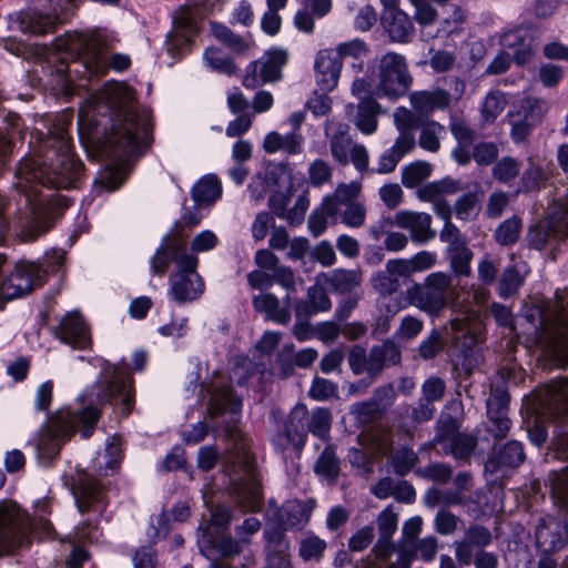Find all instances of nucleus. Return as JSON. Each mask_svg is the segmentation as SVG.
<instances>
[{
  "instance_id": "1",
  "label": "nucleus",
  "mask_w": 568,
  "mask_h": 568,
  "mask_svg": "<svg viewBox=\"0 0 568 568\" xmlns=\"http://www.w3.org/2000/svg\"><path fill=\"white\" fill-rule=\"evenodd\" d=\"M82 175V164L71 151L64 130L47 138L37 153L26 158L17 172V186L30 205L33 232L26 240H33L49 229L47 219L69 201L54 194H42L41 187H77Z\"/></svg>"
},
{
  "instance_id": "2",
  "label": "nucleus",
  "mask_w": 568,
  "mask_h": 568,
  "mask_svg": "<svg viewBox=\"0 0 568 568\" xmlns=\"http://www.w3.org/2000/svg\"><path fill=\"white\" fill-rule=\"evenodd\" d=\"M133 91L124 83H106L92 94L80 108L79 120L94 128L101 124L99 118L112 120L103 151L110 158L122 161L134 155L150 141L151 115L148 110L133 106Z\"/></svg>"
},
{
  "instance_id": "3",
  "label": "nucleus",
  "mask_w": 568,
  "mask_h": 568,
  "mask_svg": "<svg viewBox=\"0 0 568 568\" xmlns=\"http://www.w3.org/2000/svg\"><path fill=\"white\" fill-rule=\"evenodd\" d=\"M57 48L73 58L70 64L59 69L63 74V85L68 92L73 91L77 77L82 79L101 75L108 68L123 71L131 63L130 58L123 53H113L108 58L105 42L97 34H67L57 40Z\"/></svg>"
},
{
  "instance_id": "4",
  "label": "nucleus",
  "mask_w": 568,
  "mask_h": 568,
  "mask_svg": "<svg viewBox=\"0 0 568 568\" xmlns=\"http://www.w3.org/2000/svg\"><path fill=\"white\" fill-rule=\"evenodd\" d=\"M100 413L91 405L84 407L79 414L69 408L57 410L39 430L34 448L38 462L50 464L60 453L63 443L81 425V435L89 438L99 420Z\"/></svg>"
},
{
  "instance_id": "5",
  "label": "nucleus",
  "mask_w": 568,
  "mask_h": 568,
  "mask_svg": "<svg viewBox=\"0 0 568 568\" xmlns=\"http://www.w3.org/2000/svg\"><path fill=\"white\" fill-rule=\"evenodd\" d=\"M526 320L532 326L529 335L536 346L555 355L568 353V292H558L545 307L530 308Z\"/></svg>"
},
{
  "instance_id": "6",
  "label": "nucleus",
  "mask_w": 568,
  "mask_h": 568,
  "mask_svg": "<svg viewBox=\"0 0 568 568\" xmlns=\"http://www.w3.org/2000/svg\"><path fill=\"white\" fill-rule=\"evenodd\" d=\"M90 404L120 405L121 414L126 416L133 407L132 379L123 365H111L104 362L100 381L88 395Z\"/></svg>"
},
{
  "instance_id": "7",
  "label": "nucleus",
  "mask_w": 568,
  "mask_h": 568,
  "mask_svg": "<svg viewBox=\"0 0 568 568\" xmlns=\"http://www.w3.org/2000/svg\"><path fill=\"white\" fill-rule=\"evenodd\" d=\"M452 275L445 272L428 274L423 283H413L405 290V298L429 316H437L447 305V292L452 287Z\"/></svg>"
},
{
  "instance_id": "8",
  "label": "nucleus",
  "mask_w": 568,
  "mask_h": 568,
  "mask_svg": "<svg viewBox=\"0 0 568 568\" xmlns=\"http://www.w3.org/2000/svg\"><path fill=\"white\" fill-rule=\"evenodd\" d=\"M31 544L28 515L11 500L0 501V556L13 554Z\"/></svg>"
},
{
  "instance_id": "9",
  "label": "nucleus",
  "mask_w": 568,
  "mask_h": 568,
  "mask_svg": "<svg viewBox=\"0 0 568 568\" xmlns=\"http://www.w3.org/2000/svg\"><path fill=\"white\" fill-rule=\"evenodd\" d=\"M176 271L170 276L169 295L178 303L197 300L204 292V282L196 272L199 260L186 251H173Z\"/></svg>"
},
{
  "instance_id": "10",
  "label": "nucleus",
  "mask_w": 568,
  "mask_h": 568,
  "mask_svg": "<svg viewBox=\"0 0 568 568\" xmlns=\"http://www.w3.org/2000/svg\"><path fill=\"white\" fill-rule=\"evenodd\" d=\"M413 78L405 58L395 52H387L378 64V83L374 94L392 101L404 95L412 87Z\"/></svg>"
},
{
  "instance_id": "11",
  "label": "nucleus",
  "mask_w": 568,
  "mask_h": 568,
  "mask_svg": "<svg viewBox=\"0 0 568 568\" xmlns=\"http://www.w3.org/2000/svg\"><path fill=\"white\" fill-rule=\"evenodd\" d=\"M40 283L41 271L36 264L19 262L11 267L6 256L0 254V302L29 294Z\"/></svg>"
},
{
  "instance_id": "12",
  "label": "nucleus",
  "mask_w": 568,
  "mask_h": 568,
  "mask_svg": "<svg viewBox=\"0 0 568 568\" xmlns=\"http://www.w3.org/2000/svg\"><path fill=\"white\" fill-rule=\"evenodd\" d=\"M503 50L487 68L489 74L504 73L510 65L511 59L523 65L529 62L534 55L531 38L526 30H511L501 38Z\"/></svg>"
},
{
  "instance_id": "13",
  "label": "nucleus",
  "mask_w": 568,
  "mask_h": 568,
  "mask_svg": "<svg viewBox=\"0 0 568 568\" xmlns=\"http://www.w3.org/2000/svg\"><path fill=\"white\" fill-rule=\"evenodd\" d=\"M516 110L508 113L510 136L515 143L524 142L531 130L538 125L548 110L547 102L539 98L527 97L518 101Z\"/></svg>"
},
{
  "instance_id": "14",
  "label": "nucleus",
  "mask_w": 568,
  "mask_h": 568,
  "mask_svg": "<svg viewBox=\"0 0 568 568\" xmlns=\"http://www.w3.org/2000/svg\"><path fill=\"white\" fill-rule=\"evenodd\" d=\"M288 52L282 48H271L258 60L246 68L243 85L254 89L265 83L276 82L282 78V68L287 63Z\"/></svg>"
},
{
  "instance_id": "15",
  "label": "nucleus",
  "mask_w": 568,
  "mask_h": 568,
  "mask_svg": "<svg viewBox=\"0 0 568 568\" xmlns=\"http://www.w3.org/2000/svg\"><path fill=\"white\" fill-rule=\"evenodd\" d=\"M363 445L369 454L362 448L352 447L348 452L351 464L365 474L372 471V455H386L392 452L393 435L384 427H375L361 436Z\"/></svg>"
},
{
  "instance_id": "16",
  "label": "nucleus",
  "mask_w": 568,
  "mask_h": 568,
  "mask_svg": "<svg viewBox=\"0 0 568 568\" xmlns=\"http://www.w3.org/2000/svg\"><path fill=\"white\" fill-rule=\"evenodd\" d=\"M568 227L567 213L556 202L549 209L547 219L538 222L529 230L528 242L536 250H542L552 240H559L566 236Z\"/></svg>"
},
{
  "instance_id": "17",
  "label": "nucleus",
  "mask_w": 568,
  "mask_h": 568,
  "mask_svg": "<svg viewBox=\"0 0 568 568\" xmlns=\"http://www.w3.org/2000/svg\"><path fill=\"white\" fill-rule=\"evenodd\" d=\"M209 395L207 415L212 418L223 414H237L241 408V400L236 398L230 387L226 377L216 374L206 386Z\"/></svg>"
},
{
  "instance_id": "18",
  "label": "nucleus",
  "mask_w": 568,
  "mask_h": 568,
  "mask_svg": "<svg viewBox=\"0 0 568 568\" xmlns=\"http://www.w3.org/2000/svg\"><path fill=\"white\" fill-rule=\"evenodd\" d=\"M41 10L29 16L28 26L30 32L43 34L51 31L57 23L64 18L60 13L68 12L74 7V0H42Z\"/></svg>"
},
{
  "instance_id": "19",
  "label": "nucleus",
  "mask_w": 568,
  "mask_h": 568,
  "mask_svg": "<svg viewBox=\"0 0 568 568\" xmlns=\"http://www.w3.org/2000/svg\"><path fill=\"white\" fill-rule=\"evenodd\" d=\"M55 335L75 349H85L92 344L89 326L78 312H70L61 318Z\"/></svg>"
},
{
  "instance_id": "20",
  "label": "nucleus",
  "mask_w": 568,
  "mask_h": 568,
  "mask_svg": "<svg viewBox=\"0 0 568 568\" xmlns=\"http://www.w3.org/2000/svg\"><path fill=\"white\" fill-rule=\"evenodd\" d=\"M393 225L409 232L415 243H427L435 239L436 232L432 229V216L425 212L402 210L395 213Z\"/></svg>"
},
{
  "instance_id": "21",
  "label": "nucleus",
  "mask_w": 568,
  "mask_h": 568,
  "mask_svg": "<svg viewBox=\"0 0 568 568\" xmlns=\"http://www.w3.org/2000/svg\"><path fill=\"white\" fill-rule=\"evenodd\" d=\"M72 493L77 507L82 514L88 510L101 513L105 508L102 486L95 478L85 473L79 475L72 487Z\"/></svg>"
},
{
  "instance_id": "22",
  "label": "nucleus",
  "mask_w": 568,
  "mask_h": 568,
  "mask_svg": "<svg viewBox=\"0 0 568 568\" xmlns=\"http://www.w3.org/2000/svg\"><path fill=\"white\" fill-rule=\"evenodd\" d=\"M568 540V520L552 516L541 518L536 528L537 545L544 551L561 549Z\"/></svg>"
},
{
  "instance_id": "23",
  "label": "nucleus",
  "mask_w": 568,
  "mask_h": 568,
  "mask_svg": "<svg viewBox=\"0 0 568 568\" xmlns=\"http://www.w3.org/2000/svg\"><path fill=\"white\" fill-rule=\"evenodd\" d=\"M293 186L291 172L283 165H268L264 175H257L250 184L252 196L258 201L264 197L265 191L285 190Z\"/></svg>"
},
{
  "instance_id": "24",
  "label": "nucleus",
  "mask_w": 568,
  "mask_h": 568,
  "mask_svg": "<svg viewBox=\"0 0 568 568\" xmlns=\"http://www.w3.org/2000/svg\"><path fill=\"white\" fill-rule=\"evenodd\" d=\"M343 62L331 49L321 50L315 59V79L323 91H332L336 88Z\"/></svg>"
},
{
  "instance_id": "25",
  "label": "nucleus",
  "mask_w": 568,
  "mask_h": 568,
  "mask_svg": "<svg viewBox=\"0 0 568 568\" xmlns=\"http://www.w3.org/2000/svg\"><path fill=\"white\" fill-rule=\"evenodd\" d=\"M490 531L479 525L470 526L462 540L455 541V556L460 565L469 566L473 562L474 549H481L491 544Z\"/></svg>"
},
{
  "instance_id": "26",
  "label": "nucleus",
  "mask_w": 568,
  "mask_h": 568,
  "mask_svg": "<svg viewBox=\"0 0 568 568\" xmlns=\"http://www.w3.org/2000/svg\"><path fill=\"white\" fill-rule=\"evenodd\" d=\"M286 305L281 306L280 300L273 293H260L252 297V305L265 318L276 324L287 325L291 322L290 294L285 297Z\"/></svg>"
},
{
  "instance_id": "27",
  "label": "nucleus",
  "mask_w": 568,
  "mask_h": 568,
  "mask_svg": "<svg viewBox=\"0 0 568 568\" xmlns=\"http://www.w3.org/2000/svg\"><path fill=\"white\" fill-rule=\"evenodd\" d=\"M378 109L379 104L373 98H368L362 99L356 106L348 104L346 113L363 134L371 135L376 132L378 126Z\"/></svg>"
},
{
  "instance_id": "28",
  "label": "nucleus",
  "mask_w": 568,
  "mask_h": 568,
  "mask_svg": "<svg viewBox=\"0 0 568 568\" xmlns=\"http://www.w3.org/2000/svg\"><path fill=\"white\" fill-rule=\"evenodd\" d=\"M303 143L304 138L300 132L281 134L277 131H271L263 140V149L268 154L283 152L287 155H296L303 151Z\"/></svg>"
},
{
  "instance_id": "29",
  "label": "nucleus",
  "mask_w": 568,
  "mask_h": 568,
  "mask_svg": "<svg viewBox=\"0 0 568 568\" xmlns=\"http://www.w3.org/2000/svg\"><path fill=\"white\" fill-rule=\"evenodd\" d=\"M325 134L329 138V149L334 160L342 165L348 164V153L354 143L347 126L326 121Z\"/></svg>"
},
{
  "instance_id": "30",
  "label": "nucleus",
  "mask_w": 568,
  "mask_h": 568,
  "mask_svg": "<svg viewBox=\"0 0 568 568\" xmlns=\"http://www.w3.org/2000/svg\"><path fill=\"white\" fill-rule=\"evenodd\" d=\"M410 104L420 114H429L449 105V94L440 89L433 91H416L409 97Z\"/></svg>"
},
{
  "instance_id": "31",
  "label": "nucleus",
  "mask_w": 568,
  "mask_h": 568,
  "mask_svg": "<svg viewBox=\"0 0 568 568\" xmlns=\"http://www.w3.org/2000/svg\"><path fill=\"white\" fill-rule=\"evenodd\" d=\"M540 405L548 406L554 413L568 414V378L552 381L546 385L540 396Z\"/></svg>"
},
{
  "instance_id": "32",
  "label": "nucleus",
  "mask_w": 568,
  "mask_h": 568,
  "mask_svg": "<svg viewBox=\"0 0 568 568\" xmlns=\"http://www.w3.org/2000/svg\"><path fill=\"white\" fill-rule=\"evenodd\" d=\"M383 23L390 39L396 42H406L414 33L410 17L403 10L393 13H383Z\"/></svg>"
},
{
  "instance_id": "33",
  "label": "nucleus",
  "mask_w": 568,
  "mask_h": 568,
  "mask_svg": "<svg viewBox=\"0 0 568 568\" xmlns=\"http://www.w3.org/2000/svg\"><path fill=\"white\" fill-rule=\"evenodd\" d=\"M369 354V375L372 376L379 374L386 365L397 364L400 358L398 347L390 341H386L381 345L374 346Z\"/></svg>"
},
{
  "instance_id": "34",
  "label": "nucleus",
  "mask_w": 568,
  "mask_h": 568,
  "mask_svg": "<svg viewBox=\"0 0 568 568\" xmlns=\"http://www.w3.org/2000/svg\"><path fill=\"white\" fill-rule=\"evenodd\" d=\"M308 301H298L295 304L296 316L311 315L317 312L328 311L332 306L331 301L325 293L324 288L320 285H314L307 290Z\"/></svg>"
},
{
  "instance_id": "35",
  "label": "nucleus",
  "mask_w": 568,
  "mask_h": 568,
  "mask_svg": "<svg viewBox=\"0 0 568 568\" xmlns=\"http://www.w3.org/2000/svg\"><path fill=\"white\" fill-rule=\"evenodd\" d=\"M507 403V396L506 394H503L498 399V409L495 410V398L489 397L487 399V410L491 422L489 432L494 435L495 438H504L510 428V420L505 412V406Z\"/></svg>"
},
{
  "instance_id": "36",
  "label": "nucleus",
  "mask_w": 568,
  "mask_h": 568,
  "mask_svg": "<svg viewBox=\"0 0 568 568\" xmlns=\"http://www.w3.org/2000/svg\"><path fill=\"white\" fill-rule=\"evenodd\" d=\"M237 503L243 509L255 511L262 505V490L258 480L250 476L246 481L235 487Z\"/></svg>"
},
{
  "instance_id": "37",
  "label": "nucleus",
  "mask_w": 568,
  "mask_h": 568,
  "mask_svg": "<svg viewBox=\"0 0 568 568\" xmlns=\"http://www.w3.org/2000/svg\"><path fill=\"white\" fill-rule=\"evenodd\" d=\"M446 253L449 266L456 276H469L471 274L473 251L467 243L447 246Z\"/></svg>"
},
{
  "instance_id": "38",
  "label": "nucleus",
  "mask_w": 568,
  "mask_h": 568,
  "mask_svg": "<svg viewBox=\"0 0 568 568\" xmlns=\"http://www.w3.org/2000/svg\"><path fill=\"white\" fill-rule=\"evenodd\" d=\"M525 459L524 448L521 443L513 440L507 443L500 448L487 463L486 467L494 470L495 467L508 466L517 467Z\"/></svg>"
},
{
  "instance_id": "39",
  "label": "nucleus",
  "mask_w": 568,
  "mask_h": 568,
  "mask_svg": "<svg viewBox=\"0 0 568 568\" xmlns=\"http://www.w3.org/2000/svg\"><path fill=\"white\" fill-rule=\"evenodd\" d=\"M459 190L460 185L457 181L450 178H445L422 186L417 191V196L420 201H435L436 199H444L447 195H453Z\"/></svg>"
},
{
  "instance_id": "40",
  "label": "nucleus",
  "mask_w": 568,
  "mask_h": 568,
  "mask_svg": "<svg viewBox=\"0 0 568 568\" xmlns=\"http://www.w3.org/2000/svg\"><path fill=\"white\" fill-rule=\"evenodd\" d=\"M313 506L298 500L288 501L282 514V525L285 528H296L304 526L311 516Z\"/></svg>"
},
{
  "instance_id": "41",
  "label": "nucleus",
  "mask_w": 568,
  "mask_h": 568,
  "mask_svg": "<svg viewBox=\"0 0 568 568\" xmlns=\"http://www.w3.org/2000/svg\"><path fill=\"white\" fill-rule=\"evenodd\" d=\"M222 194V186L214 175L203 176L192 189L193 200L197 204L216 201Z\"/></svg>"
},
{
  "instance_id": "42",
  "label": "nucleus",
  "mask_w": 568,
  "mask_h": 568,
  "mask_svg": "<svg viewBox=\"0 0 568 568\" xmlns=\"http://www.w3.org/2000/svg\"><path fill=\"white\" fill-rule=\"evenodd\" d=\"M121 457L120 439L113 437L112 440L108 443L104 453L98 455L95 459L97 470L103 475H108L109 471H114L120 464Z\"/></svg>"
},
{
  "instance_id": "43",
  "label": "nucleus",
  "mask_w": 568,
  "mask_h": 568,
  "mask_svg": "<svg viewBox=\"0 0 568 568\" xmlns=\"http://www.w3.org/2000/svg\"><path fill=\"white\" fill-rule=\"evenodd\" d=\"M445 128L436 121H427L422 125L419 146L428 152H437L440 139L445 135Z\"/></svg>"
},
{
  "instance_id": "44",
  "label": "nucleus",
  "mask_w": 568,
  "mask_h": 568,
  "mask_svg": "<svg viewBox=\"0 0 568 568\" xmlns=\"http://www.w3.org/2000/svg\"><path fill=\"white\" fill-rule=\"evenodd\" d=\"M205 64L213 71L232 75L236 73V67L233 61L217 48H207L203 53Z\"/></svg>"
},
{
  "instance_id": "45",
  "label": "nucleus",
  "mask_w": 568,
  "mask_h": 568,
  "mask_svg": "<svg viewBox=\"0 0 568 568\" xmlns=\"http://www.w3.org/2000/svg\"><path fill=\"white\" fill-rule=\"evenodd\" d=\"M328 284L341 292H351L362 283L358 270H335L327 280Z\"/></svg>"
},
{
  "instance_id": "46",
  "label": "nucleus",
  "mask_w": 568,
  "mask_h": 568,
  "mask_svg": "<svg viewBox=\"0 0 568 568\" xmlns=\"http://www.w3.org/2000/svg\"><path fill=\"white\" fill-rule=\"evenodd\" d=\"M338 214L332 201H323L320 209L312 212L308 217V230L314 236H320L327 227V217Z\"/></svg>"
},
{
  "instance_id": "47",
  "label": "nucleus",
  "mask_w": 568,
  "mask_h": 568,
  "mask_svg": "<svg viewBox=\"0 0 568 568\" xmlns=\"http://www.w3.org/2000/svg\"><path fill=\"white\" fill-rule=\"evenodd\" d=\"M525 282V274L517 266L507 267L499 280V295L508 298L517 294Z\"/></svg>"
},
{
  "instance_id": "48",
  "label": "nucleus",
  "mask_w": 568,
  "mask_h": 568,
  "mask_svg": "<svg viewBox=\"0 0 568 568\" xmlns=\"http://www.w3.org/2000/svg\"><path fill=\"white\" fill-rule=\"evenodd\" d=\"M315 471L328 483H333L337 478L339 466L332 447H326L321 454L315 465Z\"/></svg>"
},
{
  "instance_id": "49",
  "label": "nucleus",
  "mask_w": 568,
  "mask_h": 568,
  "mask_svg": "<svg viewBox=\"0 0 568 568\" xmlns=\"http://www.w3.org/2000/svg\"><path fill=\"white\" fill-rule=\"evenodd\" d=\"M179 251H185L181 244L176 241L162 244L155 252L154 256L151 261V271L154 274H163L168 270L170 262H173V251L174 248Z\"/></svg>"
},
{
  "instance_id": "50",
  "label": "nucleus",
  "mask_w": 568,
  "mask_h": 568,
  "mask_svg": "<svg viewBox=\"0 0 568 568\" xmlns=\"http://www.w3.org/2000/svg\"><path fill=\"white\" fill-rule=\"evenodd\" d=\"M394 551V546L390 541L389 537L379 536L377 542L372 549L369 556L366 559L362 560L361 564L356 566V568H383L378 564H376L375 559L384 560L390 557Z\"/></svg>"
},
{
  "instance_id": "51",
  "label": "nucleus",
  "mask_w": 568,
  "mask_h": 568,
  "mask_svg": "<svg viewBox=\"0 0 568 568\" xmlns=\"http://www.w3.org/2000/svg\"><path fill=\"white\" fill-rule=\"evenodd\" d=\"M212 32L215 39L222 43H224L227 48L233 50L234 52H244L248 44L244 41L243 38L233 33L224 24L213 22L212 23Z\"/></svg>"
},
{
  "instance_id": "52",
  "label": "nucleus",
  "mask_w": 568,
  "mask_h": 568,
  "mask_svg": "<svg viewBox=\"0 0 568 568\" xmlns=\"http://www.w3.org/2000/svg\"><path fill=\"white\" fill-rule=\"evenodd\" d=\"M505 95L500 91H490L481 106V115L487 123H493L506 108Z\"/></svg>"
},
{
  "instance_id": "53",
  "label": "nucleus",
  "mask_w": 568,
  "mask_h": 568,
  "mask_svg": "<svg viewBox=\"0 0 568 568\" xmlns=\"http://www.w3.org/2000/svg\"><path fill=\"white\" fill-rule=\"evenodd\" d=\"M362 185L359 182L342 183L339 184L334 194L327 196L324 201H332L339 213L343 205L355 203L354 200L359 195Z\"/></svg>"
},
{
  "instance_id": "54",
  "label": "nucleus",
  "mask_w": 568,
  "mask_h": 568,
  "mask_svg": "<svg viewBox=\"0 0 568 568\" xmlns=\"http://www.w3.org/2000/svg\"><path fill=\"white\" fill-rule=\"evenodd\" d=\"M430 174V166L425 162H417L406 166L402 173V183L408 187H417Z\"/></svg>"
},
{
  "instance_id": "55",
  "label": "nucleus",
  "mask_w": 568,
  "mask_h": 568,
  "mask_svg": "<svg viewBox=\"0 0 568 568\" xmlns=\"http://www.w3.org/2000/svg\"><path fill=\"white\" fill-rule=\"evenodd\" d=\"M172 31L179 33H186L192 37L197 31V24L193 13L187 7H180L173 13V29Z\"/></svg>"
},
{
  "instance_id": "56",
  "label": "nucleus",
  "mask_w": 568,
  "mask_h": 568,
  "mask_svg": "<svg viewBox=\"0 0 568 568\" xmlns=\"http://www.w3.org/2000/svg\"><path fill=\"white\" fill-rule=\"evenodd\" d=\"M332 416L329 412L325 408H317L312 413L311 419L308 422V430L322 438L325 439L328 436L331 429Z\"/></svg>"
},
{
  "instance_id": "57",
  "label": "nucleus",
  "mask_w": 568,
  "mask_h": 568,
  "mask_svg": "<svg viewBox=\"0 0 568 568\" xmlns=\"http://www.w3.org/2000/svg\"><path fill=\"white\" fill-rule=\"evenodd\" d=\"M476 323L468 321L466 317H456L450 321L452 338L458 342L462 337L469 338L470 344L478 342Z\"/></svg>"
},
{
  "instance_id": "58",
  "label": "nucleus",
  "mask_w": 568,
  "mask_h": 568,
  "mask_svg": "<svg viewBox=\"0 0 568 568\" xmlns=\"http://www.w3.org/2000/svg\"><path fill=\"white\" fill-rule=\"evenodd\" d=\"M520 220L511 217L503 222L496 230L495 237L501 245H510L517 242L520 233Z\"/></svg>"
},
{
  "instance_id": "59",
  "label": "nucleus",
  "mask_w": 568,
  "mask_h": 568,
  "mask_svg": "<svg viewBox=\"0 0 568 568\" xmlns=\"http://www.w3.org/2000/svg\"><path fill=\"white\" fill-rule=\"evenodd\" d=\"M460 519L446 509H440L434 519L435 531L443 536L454 534L458 529Z\"/></svg>"
},
{
  "instance_id": "60",
  "label": "nucleus",
  "mask_w": 568,
  "mask_h": 568,
  "mask_svg": "<svg viewBox=\"0 0 568 568\" xmlns=\"http://www.w3.org/2000/svg\"><path fill=\"white\" fill-rule=\"evenodd\" d=\"M414 7V18L420 26H430L437 19V11L430 3V0H408Z\"/></svg>"
},
{
  "instance_id": "61",
  "label": "nucleus",
  "mask_w": 568,
  "mask_h": 568,
  "mask_svg": "<svg viewBox=\"0 0 568 568\" xmlns=\"http://www.w3.org/2000/svg\"><path fill=\"white\" fill-rule=\"evenodd\" d=\"M326 548V542L316 537L310 536L301 541L300 556L305 560L320 559Z\"/></svg>"
},
{
  "instance_id": "62",
  "label": "nucleus",
  "mask_w": 568,
  "mask_h": 568,
  "mask_svg": "<svg viewBox=\"0 0 568 568\" xmlns=\"http://www.w3.org/2000/svg\"><path fill=\"white\" fill-rule=\"evenodd\" d=\"M519 163L510 156L503 158L493 169L494 176L501 181L508 182L519 174Z\"/></svg>"
},
{
  "instance_id": "63",
  "label": "nucleus",
  "mask_w": 568,
  "mask_h": 568,
  "mask_svg": "<svg viewBox=\"0 0 568 568\" xmlns=\"http://www.w3.org/2000/svg\"><path fill=\"white\" fill-rule=\"evenodd\" d=\"M310 182L314 186H321L332 179V166L324 160H315L308 168Z\"/></svg>"
},
{
  "instance_id": "64",
  "label": "nucleus",
  "mask_w": 568,
  "mask_h": 568,
  "mask_svg": "<svg viewBox=\"0 0 568 568\" xmlns=\"http://www.w3.org/2000/svg\"><path fill=\"white\" fill-rule=\"evenodd\" d=\"M192 37L186 33H179L171 31L166 38V52L173 58H180L184 54L186 49L190 47Z\"/></svg>"
}]
</instances>
